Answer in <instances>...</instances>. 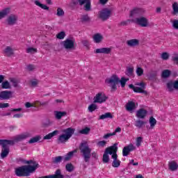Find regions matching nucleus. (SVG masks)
I'll return each mask as SVG.
<instances>
[{
	"instance_id": "obj_1",
	"label": "nucleus",
	"mask_w": 178,
	"mask_h": 178,
	"mask_svg": "<svg viewBox=\"0 0 178 178\" xmlns=\"http://www.w3.org/2000/svg\"><path fill=\"white\" fill-rule=\"evenodd\" d=\"M31 137V134L25 133L15 137L14 140L0 139V146L1 147V158L3 159L9 155L10 149L9 145H14L16 143H20L26 138Z\"/></svg>"
},
{
	"instance_id": "obj_2",
	"label": "nucleus",
	"mask_w": 178,
	"mask_h": 178,
	"mask_svg": "<svg viewBox=\"0 0 178 178\" xmlns=\"http://www.w3.org/2000/svg\"><path fill=\"white\" fill-rule=\"evenodd\" d=\"M79 149L82 155V158L83 159L84 162L86 163H90V160L91 159V156L95 159H98L97 156V153L95 152L91 153L92 149H90L88 143L87 142H82L80 143Z\"/></svg>"
},
{
	"instance_id": "obj_3",
	"label": "nucleus",
	"mask_w": 178,
	"mask_h": 178,
	"mask_svg": "<svg viewBox=\"0 0 178 178\" xmlns=\"http://www.w3.org/2000/svg\"><path fill=\"white\" fill-rule=\"evenodd\" d=\"M129 81V78H125L124 76L121 77V79L116 74H113L110 78H107L105 80L106 84H111V92H113L118 90V84H120L122 88L126 87V83Z\"/></svg>"
},
{
	"instance_id": "obj_4",
	"label": "nucleus",
	"mask_w": 178,
	"mask_h": 178,
	"mask_svg": "<svg viewBox=\"0 0 178 178\" xmlns=\"http://www.w3.org/2000/svg\"><path fill=\"white\" fill-rule=\"evenodd\" d=\"M35 172V167L31 165H22L15 168V173L17 177H28L31 173Z\"/></svg>"
},
{
	"instance_id": "obj_5",
	"label": "nucleus",
	"mask_w": 178,
	"mask_h": 178,
	"mask_svg": "<svg viewBox=\"0 0 178 178\" xmlns=\"http://www.w3.org/2000/svg\"><path fill=\"white\" fill-rule=\"evenodd\" d=\"M115 152H118V143H115L113 145L106 147L104 150V153L102 157L103 163H109L111 159L109 155L115 154Z\"/></svg>"
},
{
	"instance_id": "obj_6",
	"label": "nucleus",
	"mask_w": 178,
	"mask_h": 178,
	"mask_svg": "<svg viewBox=\"0 0 178 178\" xmlns=\"http://www.w3.org/2000/svg\"><path fill=\"white\" fill-rule=\"evenodd\" d=\"M77 152V149H74L73 151L69 152L65 156H58L52 159V163L58 164L60 163L62 161L63 162H68L74 154Z\"/></svg>"
},
{
	"instance_id": "obj_7",
	"label": "nucleus",
	"mask_w": 178,
	"mask_h": 178,
	"mask_svg": "<svg viewBox=\"0 0 178 178\" xmlns=\"http://www.w3.org/2000/svg\"><path fill=\"white\" fill-rule=\"evenodd\" d=\"M72 3L74 6H76V5L83 6V10L85 12H91L92 10L91 8V0H72Z\"/></svg>"
},
{
	"instance_id": "obj_8",
	"label": "nucleus",
	"mask_w": 178,
	"mask_h": 178,
	"mask_svg": "<svg viewBox=\"0 0 178 178\" xmlns=\"http://www.w3.org/2000/svg\"><path fill=\"white\" fill-rule=\"evenodd\" d=\"M140 87H136L133 84H129V87L131 90H133L134 92H138L139 94H145V95H148V92L144 90L145 88V83L144 82L138 83L136 84Z\"/></svg>"
},
{
	"instance_id": "obj_9",
	"label": "nucleus",
	"mask_w": 178,
	"mask_h": 178,
	"mask_svg": "<svg viewBox=\"0 0 178 178\" xmlns=\"http://www.w3.org/2000/svg\"><path fill=\"white\" fill-rule=\"evenodd\" d=\"M111 15H112V10L108 8H105L99 12V18L101 19L102 22H106V20L111 17Z\"/></svg>"
},
{
	"instance_id": "obj_10",
	"label": "nucleus",
	"mask_w": 178,
	"mask_h": 178,
	"mask_svg": "<svg viewBox=\"0 0 178 178\" xmlns=\"http://www.w3.org/2000/svg\"><path fill=\"white\" fill-rule=\"evenodd\" d=\"M74 42H76L74 38H67L65 40L61 42V45H63L65 49H67V51L74 49Z\"/></svg>"
},
{
	"instance_id": "obj_11",
	"label": "nucleus",
	"mask_w": 178,
	"mask_h": 178,
	"mask_svg": "<svg viewBox=\"0 0 178 178\" xmlns=\"http://www.w3.org/2000/svg\"><path fill=\"white\" fill-rule=\"evenodd\" d=\"M131 22L138 26H140V27H148V26H149L148 19L145 17H140L135 19H131Z\"/></svg>"
},
{
	"instance_id": "obj_12",
	"label": "nucleus",
	"mask_w": 178,
	"mask_h": 178,
	"mask_svg": "<svg viewBox=\"0 0 178 178\" xmlns=\"http://www.w3.org/2000/svg\"><path fill=\"white\" fill-rule=\"evenodd\" d=\"M106 99H108V97L105 94L99 92L93 98V104H102L106 102Z\"/></svg>"
},
{
	"instance_id": "obj_13",
	"label": "nucleus",
	"mask_w": 178,
	"mask_h": 178,
	"mask_svg": "<svg viewBox=\"0 0 178 178\" xmlns=\"http://www.w3.org/2000/svg\"><path fill=\"white\" fill-rule=\"evenodd\" d=\"M13 97V92L10 90H3L0 92V99L1 101L10 99Z\"/></svg>"
},
{
	"instance_id": "obj_14",
	"label": "nucleus",
	"mask_w": 178,
	"mask_h": 178,
	"mask_svg": "<svg viewBox=\"0 0 178 178\" xmlns=\"http://www.w3.org/2000/svg\"><path fill=\"white\" fill-rule=\"evenodd\" d=\"M166 86L169 92H172L175 91V90L178 91V79L174 82L172 81H170L168 83H167Z\"/></svg>"
},
{
	"instance_id": "obj_15",
	"label": "nucleus",
	"mask_w": 178,
	"mask_h": 178,
	"mask_svg": "<svg viewBox=\"0 0 178 178\" xmlns=\"http://www.w3.org/2000/svg\"><path fill=\"white\" fill-rule=\"evenodd\" d=\"M136 149V146L130 143L129 145L124 147L122 149V155L123 156H127L131 151H134Z\"/></svg>"
},
{
	"instance_id": "obj_16",
	"label": "nucleus",
	"mask_w": 178,
	"mask_h": 178,
	"mask_svg": "<svg viewBox=\"0 0 178 178\" xmlns=\"http://www.w3.org/2000/svg\"><path fill=\"white\" fill-rule=\"evenodd\" d=\"M144 15V10L140 8H134L130 11V17H134V16H143Z\"/></svg>"
},
{
	"instance_id": "obj_17",
	"label": "nucleus",
	"mask_w": 178,
	"mask_h": 178,
	"mask_svg": "<svg viewBox=\"0 0 178 178\" xmlns=\"http://www.w3.org/2000/svg\"><path fill=\"white\" fill-rule=\"evenodd\" d=\"M18 17L16 15L11 14L6 19L8 26H15L17 23Z\"/></svg>"
},
{
	"instance_id": "obj_18",
	"label": "nucleus",
	"mask_w": 178,
	"mask_h": 178,
	"mask_svg": "<svg viewBox=\"0 0 178 178\" xmlns=\"http://www.w3.org/2000/svg\"><path fill=\"white\" fill-rule=\"evenodd\" d=\"M65 176L62 175V170L58 169L54 175H46L44 177H39L38 178H64Z\"/></svg>"
},
{
	"instance_id": "obj_19",
	"label": "nucleus",
	"mask_w": 178,
	"mask_h": 178,
	"mask_svg": "<svg viewBox=\"0 0 178 178\" xmlns=\"http://www.w3.org/2000/svg\"><path fill=\"white\" fill-rule=\"evenodd\" d=\"M148 115V111L144 108H140L136 111V117L138 119H145V117Z\"/></svg>"
},
{
	"instance_id": "obj_20",
	"label": "nucleus",
	"mask_w": 178,
	"mask_h": 178,
	"mask_svg": "<svg viewBox=\"0 0 178 178\" xmlns=\"http://www.w3.org/2000/svg\"><path fill=\"white\" fill-rule=\"evenodd\" d=\"M62 131L67 137L68 139H70L72 138V136L74 134V131H76V129L72 127H69L63 129Z\"/></svg>"
},
{
	"instance_id": "obj_21",
	"label": "nucleus",
	"mask_w": 178,
	"mask_h": 178,
	"mask_svg": "<svg viewBox=\"0 0 178 178\" xmlns=\"http://www.w3.org/2000/svg\"><path fill=\"white\" fill-rule=\"evenodd\" d=\"M118 152H115V154L111 156L112 159H113L112 163L113 168H119L120 166L121 162L118 159Z\"/></svg>"
},
{
	"instance_id": "obj_22",
	"label": "nucleus",
	"mask_w": 178,
	"mask_h": 178,
	"mask_svg": "<svg viewBox=\"0 0 178 178\" xmlns=\"http://www.w3.org/2000/svg\"><path fill=\"white\" fill-rule=\"evenodd\" d=\"M69 140V138L65 134H62L57 138V144H66Z\"/></svg>"
},
{
	"instance_id": "obj_23",
	"label": "nucleus",
	"mask_w": 178,
	"mask_h": 178,
	"mask_svg": "<svg viewBox=\"0 0 178 178\" xmlns=\"http://www.w3.org/2000/svg\"><path fill=\"white\" fill-rule=\"evenodd\" d=\"M54 116H55L56 119H57V120H60V119H62V118H63L65 116H67V112L55 111Z\"/></svg>"
},
{
	"instance_id": "obj_24",
	"label": "nucleus",
	"mask_w": 178,
	"mask_h": 178,
	"mask_svg": "<svg viewBox=\"0 0 178 178\" xmlns=\"http://www.w3.org/2000/svg\"><path fill=\"white\" fill-rule=\"evenodd\" d=\"M22 162H24V163H26L27 165H31V166L35 167V172L37 170V169H38V168H40V164H38L37 161H34L33 160H24ZM31 163L33 165H31Z\"/></svg>"
},
{
	"instance_id": "obj_25",
	"label": "nucleus",
	"mask_w": 178,
	"mask_h": 178,
	"mask_svg": "<svg viewBox=\"0 0 178 178\" xmlns=\"http://www.w3.org/2000/svg\"><path fill=\"white\" fill-rule=\"evenodd\" d=\"M168 168L170 170L175 172V170L178 169V163L175 161H171L168 163Z\"/></svg>"
},
{
	"instance_id": "obj_26",
	"label": "nucleus",
	"mask_w": 178,
	"mask_h": 178,
	"mask_svg": "<svg viewBox=\"0 0 178 178\" xmlns=\"http://www.w3.org/2000/svg\"><path fill=\"white\" fill-rule=\"evenodd\" d=\"M9 13H10V8H6L0 11V20L6 17Z\"/></svg>"
},
{
	"instance_id": "obj_27",
	"label": "nucleus",
	"mask_w": 178,
	"mask_h": 178,
	"mask_svg": "<svg viewBox=\"0 0 178 178\" xmlns=\"http://www.w3.org/2000/svg\"><path fill=\"white\" fill-rule=\"evenodd\" d=\"M136 109V103L134 102H128L126 105V110L128 112H131Z\"/></svg>"
},
{
	"instance_id": "obj_28",
	"label": "nucleus",
	"mask_w": 178,
	"mask_h": 178,
	"mask_svg": "<svg viewBox=\"0 0 178 178\" xmlns=\"http://www.w3.org/2000/svg\"><path fill=\"white\" fill-rule=\"evenodd\" d=\"M128 47H137L140 44V41L137 39H131L127 41Z\"/></svg>"
},
{
	"instance_id": "obj_29",
	"label": "nucleus",
	"mask_w": 178,
	"mask_h": 178,
	"mask_svg": "<svg viewBox=\"0 0 178 178\" xmlns=\"http://www.w3.org/2000/svg\"><path fill=\"white\" fill-rule=\"evenodd\" d=\"M59 133L58 130H55L51 133H49V134L46 135L43 137V140H51L52 137H55V136H58V134Z\"/></svg>"
},
{
	"instance_id": "obj_30",
	"label": "nucleus",
	"mask_w": 178,
	"mask_h": 178,
	"mask_svg": "<svg viewBox=\"0 0 178 178\" xmlns=\"http://www.w3.org/2000/svg\"><path fill=\"white\" fill-rule=\"evenodd\" d=\"M156 76H158V71L154 70L149 74L148 79L151 81H155L156 80Z\"/></svg>"
},
{
	"instance_id": "obj_31",
	"label": "nucleus",
	"mask_w": 178,
	"mask_h": 178,
	"mask_svg": "<svg viewBox=\"0 0 178 178\" xmlns=\"http://www.w3.org/2000/svg\"><path fill=\"white\" fill-rule=\"evenodd\" d=\"M104 40V36L100 33H96L93 35V40L96 42V44H99L101 41Z\"/></svg>"
},
{
	"instance_id": "obj_32",
	"label": "nucleus",
	"mask_w": 178,
	"mask_h": 178,
	"mask_svg": "<svg viewBox=\"0 0 178 178\" xmlns=\"http://www.w3.org/2000/svg\"><path fill=\"white\" fill-rule=\"evenodd\" d=\"M80 20L81 23H90L91 18L88 16V14H86L81 16Z\"/></svg>"
},
{
	"instance_id": "obj_33",
	"label": "nucleus",
	"mask_w": 178,
	"mask_h": 178,
	"mask_svg": "<svg viewBox=\"0 0 178 178\" xmlns=\"http://www.w3.org/2000/svg\"><path fill=\"white\" fill-rule=\"evenodd\" d=\"M104 119H113V115L111 113H106L99 118V120H104Z\"/></svg>"
},
{
	"instance_id": "obj_34",
	"label": "nucleus",
	"mask_w": 178,
	"mask_h": 178,
	"mask_svg": "<svg viewBox=\"0 0 178 178\" xmlns=\"http://www.w3.org/2000/svg\"><path fill=\"white\" fill-rule=\"evenodd\" d=\"M34 3L37 6H39V8H41V9H44V10H49V7H48V6H47L45 4L41 3V2H40V1L36 0L34 1Z\"/></svg>"
},
{
	"instance_id": "obj_35",
	"label": "nucleus",
	"mask_w": 178,
	"mask_h": 178,
	"mask_svg": "<svg viewBox=\"0 0 178 178\" xmlns=\"http://www.w3.org/2000/svg\"><path fill=\"white\" fill-rule=\"evenodd\" d=\"M170 74H172V72L170 70H164L161 73V77L163 79H168L170 77Z\"/></svg>"
},
{
	"instance_id": "obj_36",
	"label": "nucleus",
	"mask_w": 178,
	"mask_h": 178,
	"mask_svg": "<svg viewBox=\"0 0 178 178\" xmlns=\"http://www.w3.org/2000/svg\"><path fill=\"white\" fill-rule=\"evenodd\" d=\"M1 88L3 90H10L12 87L10 86V83L8 81H4L1 83Z\"/></svg>"
},
{
	"instance_id": "obj_37",
	"label": "nucleus",
	"mask_w": 178,
	"mask_h": 178,
	"mask_svg": "<svg viewBox=\"0 0 178 178\" xmlns=\"http://www.w3.org/2000/svg\"><path fill=\"white\" fill-rule=\"evenodd\" d=\"M172 15H173V16H177V15H178V3L177 2H174L172 3Z\"/></svg>"
},
{
	"instance_id": "obj_38",
	"label": "nucleus",
	"mask_w": 178,
	"mask_h": 178,
	"mask_svg": "<svg viewBox=\"0 0 178 178\" xmlns=\"http://www.w3.org/2000/svg\"><path fill=\"white\" fill-rule=\"evenodd\" d=\"M4 53L7 54V56H12L13 55V49L12 47L8 46L5 49H4Z\"/></svg>"
},
{
	"instance_id": "obj_39",
	"label": "nucleus",
	"mask_w": 178,
	"mask_h": 178,
	"mask_svg": "<svg viewBox=\"0 0 178 178\" xmlns=\"http://www.w3.org/2000/svg\"><path fill=\"white\" fill-rule=\"evenodd\" d=\"M41 140V136L38 135V136H36L32 138H31L29 140V144H34L35 143H38L39 140Z\"/></svg>"
},
{
	"instance_id": "obj_40",
	"label": "nucleus",
	"mask_w": 178,
	"mask_h": 178,
	"mask_svg": "<svg viewBox=\"0 0 178 178\" xmlns=\"http://www.w3.org/2000/svg\"><path fill=\"white\" fill-rule=\"evenodd\" d=\"M65 169L67 172H72L73 170H74V165L72 163H67L65 165Z\"/></svg>"
},
{
	"instance_id": "obj_41",
	"label": "nucleus",
	"mask_w": 178,
	"mask_h": 178,
	"mask_svg": "<svg viewBox=\"0 0 178 178\" xmlns=\"http://www.w3.org/2000/svg\"><path fill=\"white\" fill-rule=\"evenodd\" d=\"M146 123H147V122H145V121H143L141 120H138L136 121L135 126L136 127H138V129H141V127H143V125L145 124Z\"/></svg>"
},
{
	"instance_id": "obj_42",
	"label": "nucleus",
	"mask_w": 178,
	"mask_h": 178,
	"mask_svg": "<svg viewBox=\"0 0 178 178\" xmlns=\"http://www.w3.org/2000/svg\"><path fill=\"white\" fill-rule=\"evenodd\" d=\"M90 131H91V129L90 127H86L84 129H81L79 131V134L87 135L90 134Z\"/></svg>"
},
{
	"instance_id": "obj_43",
	"label": "nucleus",
	"mask_w": 178,
	"mask_h": 178,
	"mask_svg": "<svg viewBox=\"0 0 178 178\" xmlns=\"http://www.w3.org/2000/svg\"><path fill=\"white\" fill-rule=\"evenodd\" d=\"M127 75H128L129 77H133V76H134V68L130 67H127Z\"/></svg>"
},
{
	"instance_id": "obj_44",
	"label": "nucleus",
	"mask_w": 178,
	"mask_h": 178,
	"mask_svg": "<svg viewBox=\"0 0 178 178\" xmlns=\"http://www.w3.org/2000/svg\"><path fill=\"white\" fill-rule=\"evenodd\" d=\"M149 122L151 129H152L153 127H155V125L156 124V120L152 116L149 119Z\"/></svg>"
},
{
	"instance_id": "obj_45",
	"label": "nucleus",
	"mask_w": 178,
	"mask_h": 178,
	"mask_svg": "<svg viewBox=\"0 0 178 178\" xmlns=\"http://www.w3.org/2000/svg\"><path fill=\"white\" fill-rule=\"evenodd\" d=\"M10 83H13V87H15V88L19 87V83H20V81H19V80H17L15 78H10Z\"/></svg>"
},
{
	"instance_id": "obj_46",
	"label": "nucleus",
	"mask_w": 178,
	"mask_h": 178,
	"mask_svg": "<svg viewBox=\"0 0 178 178\" xmlns=\"http://www.w3.org/2000/svg\"><path fill=\"white\" fill-rule=\"evenodd\" d=\"M88 109L89 112L92 113L94 111H96V109H98V106L95 104H92L89 105Z\"/></svg>"
},
{
	"instance_id": "obj_47",
	"label": "nucleus",
	"mask_w": 178,
	"mask_h": 178,
	"mask_svg": "<svg viewBox=\"0 0 178 178\" xmlns=\"http://www.w3.org/2000/svg\"><path fill=\"white\" fill-rule=\"evenodd\" d=\"M136 74L138 77H141L144 74V70L141 67H137Z\"/></svg>"
},
{
	"instance_id": "obj_48",
	"label": "nucleus",
	"mask_w": 178,
	"mask_h": 178,
	"mask_svg": "<svg viewBox=\"0 0 178 178\" xmlns=\"http://www.w3.org/2000/svg\"><path fill=\"white\" fill-rule=\"evenodd\" d=\"M65 37H66V33L65 31H60L56 35V38H58V40H63Z\"/></svg>"
},
{
	"instance_id": "obj_49",
	"label": "nucleus",
	"mask_w": 178,
	"mask_h": 178,
	"mask_svg": "<svg viewBox=\"0 0 178 178\" xmlns=\"http://www.w3.org/2000/svg\"><path fill=\"white\" fill-rule=\"evenodd\" d=\"M49 104V102H36L35 103V106H47V105H48Z\"/></svg>"
},
{
	"instance_id": "obj_50",
	"label": "nucleus",
	"mask_w": 178,
	"mask_h": 178,
	"mask_svg": "<svg viewBox=\"0 0 178 178\" xmlns=\"http://www.w3.org/2000/svg\"><path fill=\"white\" fill-rule=\"evenodd\" d=\"M81 44L83 47H86L88 49H90V42L87 40H83L81 41Z\"/></svg>"
},
{
	"instance_id": "obj_51",
	"label": "nucleus",
	"mask_w": 178,
	"mask_h": 178,
	"mask_svg": "<svg viewBox=\"0 0 178 178\" xmlns=\"http://www.w3.org/2000/svg\"><path fill=\"white\" fill-rule=\"evenodd\" d=\"M57 16L58 17H62V16H65V11H63V9L58 8L57 9Z\"/></svg>"
},
{
	"instance_id": "obj_52",
	"label": "nucleus",
	"mask_w": 178,
	"mask_h": 178,
	"mask_svg": "<svg viewBox=\"0 0 178 178\" xmlns=\"http://www.w3.org/2000/svg\"><path fill=\"white\" fill-rule=\"evenodd\" d=\"M161 58L163 60H168L169 59V54L168 52H163L161 54Z\"/></svg>"
},
{
	"instance_id": "obj_53",
	"label": "nucleus",
	"mask_w": 178,
	"mask_h": 178,
	"mask_svg": "<svg viewBox=\"0 0 178 178\" xmlns=\"http://www.w3.org/2000/svg\"><path fill=\"white\" fill-rule=\"evenodd\" d=\"M143 143V137L139 136L136 139V147H140L141 143Z\"/></svg>"
},
{
	"instance_id": "obj_54",
	"label": "nucleus",
	"mask_w": 178,
	"mask_h": 178,
	"mask_svg": "<svg viewBox=\"0 0 178 178\" xmlns=\"http://www.w3.org/2000/svg\"><path fill=\"white\" fill-rule=\"evenodd\" d=\"M27 54H34V52H37V49L34 47H29L26 49Z\"/></svg>"
},
{
	"instance_id": "obj_55",
	"label": "nucleus",
	"mask_w": 178,
	"mask_h": 178,
	"mask_svg": "<svg viewBox=\"0 0 178 178\" xmlns=\"http://www.w3.org/2000/svg\"><path fill=\"white\" fill-rule=\"evenodd\" d=\"M111 51H112V49L108 48V47H103V54H105L106 55H108V54Z\"/></svg>"
},
{
	"instance_id": "obj_56",
	"label": "nucleus",
	"mask_w": 178,
	"mask_h": 178,
	"mask_svg": "<svg viewBox=\"0 0 178 178\" xmlns=\"http://www.w3.org/2000/svg\"><path fill=\"white\" fill-rule=\"evenodd\" d=\"M172 60L174 63V65H177L178 66V55L172 57Z\"/></svg>"
},
{
	"instance_id": "obj_57",
	"label": "nucleus",
	"mask_w": 178,
	"mask_h": 178,
	"mask_svg": "<svg viewBox=\"0 0 178 178\" xmlns=\"http://www.w3.org/2000/svg\"><path fill=\"white\" fill-rule=\"evenodd\" d=\"M98 147H105L106 145V140H100L97 143Z\"/></svg>"
},
{
	"instance_id": "obj_58",
	"label": "nucleus",
	"mask_w": 178,
	"mask_h": 178,
	"mask_svg": "<svg viewBox=\"0 0 178 178\" xmlns=\"http://www.w3.org/2000/svg\"><path fill=\"white\" fill-rule=\"evenodd\" d=\"M112 136H115V133H108L103 136V138L104 140H108V138H109V137H112Z\"/></svg>"
},
{
	"instance_id": "obj_59",
	"label": "nucleus",
	"mask_w": 178,
	"mask_h": 178,
	"mask_svg": "<svg viewBox=\"0 0 178 178\" xmlns=\"http://www.w3.org/2000/svg\"><path fill=\"white\" fill-rule=\"evenodd\" d=\"M172 27L175 29V30H178V19H175L172 22Z\"/></svg>"
},
{
	"instance_id": "obj_60",
	"label": "nucleus",
	"mask_w": 178,
	"mask_h": 178,
	"mask_svg": "<svg viewBox=\"0 0 178 178\" xmlns=\"http://www.w3.org/2000/svg\"><path fill=\"white\" fill-rule=\"evenodd\" d=\"M129 22H131V20L130 19H128L127 21H123V22H121L118 26H127V24H129Z\"/></svg>"
},
{
	"instance_id": "obj_61",
	"label": "nucleus",
	"mask_w": 178,
	"mask_h": 178,
	"mask_svg": "<svg viewBox=\"0 0 178 178\" xmlns=\"http://www.w3.org/2000/svg\"><path fill=\"white\" fill-rule=\"evenodd\" d=\"M23 110L22 108H11L10 109V112H22V111Z\"/></svg>"
},
{
	"instance_id": "obj_62",
	"label": "nucleus",
	"mask_w": 178,
	"mask_h": 178,
	"mask_svg": "<svg viewBox=\"0 0 178 178\" xmlns=\"http://www.w3.org/2000/svg\"><path fill=\"white\" fill-rule=\"evenodd\" d=\"M0 108H9V103H0Z\"/></svg>"
},
{
	"instance_id": "obj_63",
	"label": "nucleus",
	"mask_w": 178,
	"mask_h": 178,
	"mask_svg": "<svg viewBox=\"0 0 178 178\" xmlns=\"http://www.w3.org/2000/svg\"><path fill=\"white\" fill-rule=\"evenodd\" d=\"M49 126H51V122H49V121L42 123V127H49Z\"/></svg>"
},
{
	"instance_id": "obj_64",
	"label": "nucleus",
	"mask_w": 178,
	"mask_h": 178,
	"mask_svg": "<svg viewBox=\"0 0 178 178\" xmlns=\"http://www.w3.org/2000/svg\"><path fill=\"white\" fill-rule=\"evenodd\" d=\"M43 48L44 49H51V44L46 43L43 44Z\"/></svg>"
}]
</instances>
